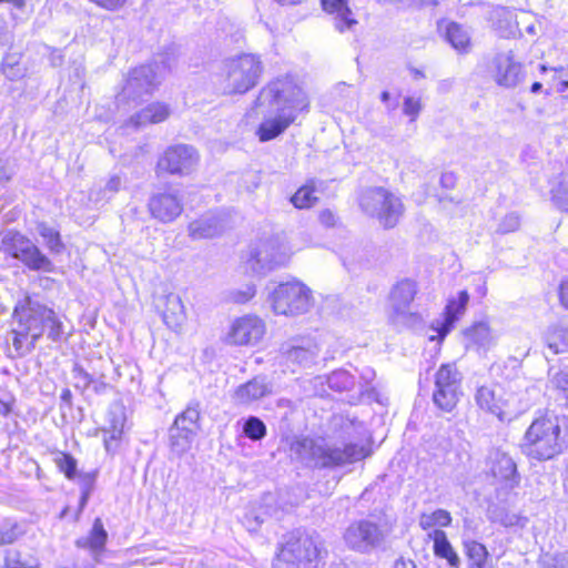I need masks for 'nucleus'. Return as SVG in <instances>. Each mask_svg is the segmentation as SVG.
Wrapping results in <instances>:
<instances>
[{"instance_id":"obj_1","label":"nucleus","mask_w":568,"mask_h":568,"mask_svg":"<svg viewBox=\"0 0 568 568\" xmlns=\"http://www.w3.org/2000/svg\"><path fill=\"white\" fill-rule=\"evenodd\" d=\"M310 98L304 89L290 77L278 78L267 83L256 99L258 108L276 109L277 114L264 119L257 130L261 141H270L291 124L295 123L300 114L310 111Z\"/></svg>"},{"instance_id":"obj_2","label":"nucleus","mask_w":568,"mask_h":568,"mask_svg":"<svg viewBox=\"0 0 568 568\" xmlns=\"http://www.w3.org/2000/svg\"><path fill=\"white\" fill-rule=\"evenodd\" d=\"M292 455L310 467L334 468L353 464L372 454L369 444L329 445L323 438L303 437L291 445Z\"/></svg>"},{"instance_id":"obj_3","label":"nucleus","mask_w":568,"mask_h":568,"mask_svg":"<svg viewBox=\"0 0 568 568\" xmlns=\"http://www.w3.org/2000/svg\"><path fill=\"white\" fill-rule=\"evenodd\" d=\"M564 424L565 418L550 410L535 418L524 436V453L538 460L550 459L561 454L567 448Z\"/></svg>"},{"instance_id":"obj_4","label":"nucleus","mask_w":568,"mask_h":568,"mask_svg":"<svg viewBox=\"0 0 568 568\" xmlns=\"http://www.w3.org/2000/svg\"><path fill=\"white\" fill-rule=\"evenodd\" d=\"M52 317V310L31 298H26L14 307L13 318L17 326L11 331L12 345L19 354L29 353L42 336L45 318Z\"/></svg>"},{"instance_id":"obj_5","label":"nucleus","mask_w":568,"mask_h":568,"mask_svg":"<svg viewBox=\"0 0 568 568\" xmlns=\"http://www.w3.org/2000/svg\"><path fill=\"white\" fill-rule=\"evenodd\" d=\"M264 71L261 57L242 53L226 59L223 63L224 91L243 94L257 85Z\"/></svg>"},{"instance_id":"obj_6","label":"nucleus","mask_w":568,"mask_h":568,"mask_svg":"<svg viewBox=\"0 0 568 568\" xmlns=\"http://www.w3.org/2000/svg\"><path fill=\"white\" fill-rule=\"evenodd\" d=\"M358 204L363 213L375 217L385 229L394 227L404 214L402 200L383 186H371L363 190Z\"/></svg>"},{"instance_id":"obj_7","label":"nucleus","mask_w":568,"mask_h":568,"mask_svg":"<svg viewBox=\"0 0 568 568\" xmlns=\"http://www.w3.org/2000/svg\"><path fill=\"white\" fill-rule=\"evenodd\" d=\"M267 301L277 315L297 316L310 311L313 304L312 291L300 281H291L276 285L267 296Z\"/></svg>"},{"instance_id":"obj_8","label":"nucleus","mask_w":568,"mask_h":568,"mask_svg":"<svg viewBox=\"0 0 568 568\" xmlns=\"http://www.w3.org/2000/svg\"><path fill=\"white\" fill-rule=\"evenodd\" d=\"M320 558L321 549L313 537L291 536L277 554L273 568H316Z\"/></svg>"},{"instance_id":"obj_9","label":"nucleus","mask_w":568,"mask_h":568,"mask_svg":"<svg viewBox=\"0 0 568 568\" xmlns=\"http://www.w3.org/2000/svg\"><path fill=\"white\" fill-rule=\"evenodd\" d=\"M417 294L414 281L402 280L390 290L388 295V320L398 327H414L422 323L418 312L412 311V304Z\"/></svg>"},{"instance_id":"obj_10","label":"nucleus","mask_w":568,"mask_h":568,"mask_svg":"<svg viewBox=\"0 0 568 568\" xmlns=\"http://www.w3.org/2000/svg\"><path fill=\"white\" fill-rule=\"evenodd\" d=\"M475 402L481 410L490 413L501 420L510 419L528 407L527 404L521 403L518 395L508 393L498 385L478 387Z\"/></svg>"},{"instance_id":"obj_11","label":"nucleus","mask_w":568,"mask_h":568,"mask_svg":"<svg viewBox=\"0 0 568 568\" xmlns=\"http://www.w3.org/2000/svg\"><path fill=\"white\" fill-rule=\"evenodd\" d=\"M1 250L11 257L19 260L33 271L52 272V262L27 236L9 231L1 241Z\"/></svg>"},{"instance_id":"obj_12","label":"nucleus","mask_w":568,"mask_h":568,"mask_svg":"<svg viewBox=\"0 0 568 568\" xmlns=\"http://www.w3.org/2000/svg\"><path fill=\"white\" fill-rule=\"evenodd\" d=\"M388 536V530L378 524L362 519L348 526L344 534L347 546L361 554H369L382 547Z\"/></svg>"},{"instance_id":"obj_13","label":"nucleus","mask_w":568,"mask_h":568,"mask_svg":"<svg viewBox=\"0 0 568 568\" xmlns=\"http://www.w3.org/2000/svg\"><path fill=\"white\" fill-rule=\"evenodd\" d=\"M462 374L455 364H443L435 376L434 404L444 412H452L460 396Z\"/></svg>"},{"instance_id":"obj_14","label":"nucleus","mask_w":568,"mask_h":568,"mask_svg":"<svg viewBox=\"0 0 568 568\" xmlns=\"http://www.w3.org/2000/svg\"><path fill=\"white\" fill-rule=\"evenodd\" d=\"M291 257L287 247L274 240L260 243L250 251L246 260L247 268L256 274H266L284 266Z\"/></svg>"},{"instance_id":"obj_15","label":"nucleus","mask_w":568,"mask_h":568,"mask_svg":"<svg viewBox=\"0 0 568 568\" xmlns=\"http://www.w3.org/2000/svg\"><path fill=\"white\" fill-rule=\"evenodd\" d=\"M161 70L158 65L145 64L133 69L120 93V99H136L150 93L159 83Z\"/></svg>"},{"instance_id":"obj_16","label":"nucleus","mask_w":568,"mask_h":568,"mask_svg":"<svg viewBox=\"0 0 568 568\" xmlns=\"http://www.w3.org/2000/svg\"><path fill=\"white\" fill-rule=\"evenodd\" d=\"M265 331L262 318L256 315H244L231 324L226 339L233 345L254 346L263 338Z\"/></svg>"},{"instance_id":"obj_17","label":"nucleus","mask_w":568,"mask_h":568,"mask_svg":"<svg viewBox=\"0 0 568 568\" xmlns=\"http://www.w3.org/2000/svg\"><path fill=\"white\" fill-rule=\"evenodd\" d=\"M199 162L196 150L190 145L179 144L169 148L158 162L160 171L171 174H189Z\"/></svg>"},{"instance_id":"obj_18","label":"nucleus","mask_w":568,"mask_h":568,"mask_svg":"<svg viewBox=\"0 0 568 568\" xmlns=\"http://www.w3.org/2000/svg\"><path fill=\"white\" fill-rule=\"evenodd\" d=\"M493 78L504 88H516L525 79L524 67L515 59L513 51L498 53L493 61Z\"/></svg>"},{"instance_id":"obj_19","label":"nucleus","mask_w":568,"mask_h":568,"mask_svg":"<svg viewBox=\"0 0 568 568\" xmlns=\"http://www.w3.org/2000/svg\"><path fill=\"white\" fill-rule=\"evenodd\" d=\"M488 471L509 487L518 484L517 466L514 458L503 447H493L486 459Z\"/></svg>"},{"instance_id":"obj_20","label":"nucleus","mask_w":568,"mask_h":568,"mask_svg":"<svg viewBox=\"0 0 568 568\" xmlns=\"http://www.w3.org/2000/svg\"><path fill=\"white\" fill-rule=\"evenodd\" d=\"M468 302L469 294L467 291H460L457 298L449 300L445 307L444 320L432 324L430 328L435 334L429 335V341H443L454 323L465 313Z\"/></svg>"},{"instance_id":"obj_21","label":"nucleus","mask_w":568,"mask_h":568,"mask_svg":"<svg viewBox=\"0 0 568 568\" xmlns=\"http://www.w3.org/2000/svg\"><path fill=\"white\" fill-rule=\"evenodd\" d=\"M281 352L287 363L300 367L311 366L318 355L317 345L307 338L292 339L282 345Z\"/></svg>"},{"instance_id":"obj_22","label":"nucleus","mask_w":568,"mask_h":568,"mask_svg":"<svg viewBox=\"0 0 568 568\" xmlns=\"http://www.w3.org/2000/svg\"><path fill=\"white\" fill-rule=\"evenodd\" d=\"M149 210L154 219L170 223L181 215L183 205L175 194L164 192L150 199Z\"/></svg>"},{"instance_id":"obj_23","label":"nucleus","mask_w":568,"mask_h":568,"mask_svg":"<svg viewBox=\"0 0 568 568\" xmlns=\"http://www.w3.org/2000/svg\"><path fill=\"white\" fill-rule=\"evenodd\" d=\"M170 112L171 111L166 104L154 102L132 115L126 122V125L140 129L148 124L160 123L169 118Z\"/></svg>"},{"instance_id":"obj_24","label":"nucleus","mask_w":568,"mask_h":568,"mask_svg":"<svg viewBox=\"0 0 568 568\" xmlns=\"http://www.w3.org/2000/svg\"><path fill=\"white\" fill-rule=\"evenodd\" d=\"M271 392L272 388L264 378L255 377L235 389L234 399L237 404L248 405L271 394Z\"/></svg>"},{"instance_id":"obj_25","label":"nucleus","mask_w":568,"mask_h":568,"mask_svg":"<svg viewBox=\"0 0 568 568\" xmlns=\"http://www.w3.org/2000/svg\"><path fill=\"white\" fill-rule=\"evenodd\" d=\"M164 323L174 332H181L186 322V312L181 297L178 294H169L165 297L163 310Z\"/></svg>"},{"instance_id":"obj_26","label":"nucleus","mask_w":568,"mask_h":568,"mask_svg":"<svg viewBox=\"0 0 568 568\" xmlns=\"http://www.w3.org/2000/svg\"><path fill=\"white\" fill-rule=\"evenodd\" d=\"M322 6L326 12L335 14V28L339 32L357 24V20L353 18L352 10L345 0H322Z\"/></svg>"},{"instance_id":"obj_27","label":"nucleus","mask_w":568,"mask_h":568,"mask_svg":"<svg viewBox=\"0 0 568 568\" xmlns=\"http://www.w3.org/2000/svg\"><path fill=\"white\" fill-rule=\"evenodd\" d=\"M464 336L467 341V347L475 346L484 349L493 346L497 339L496 334L486 322H478L466 328Z\"/></svg>"},{"instance_id":"obj_28","label":"nucleus","mask_w":568,"mask_h":568,"mask_svg":"<svg viewBox=\"0 0 568 568\" xmlns=\"http://www.w3.org/2000/svg\"><path fill=\"white\" fill-rule=\"evenodd\" d=\"M110 425L104 429V446L108 452L114 450L122 438L125 416L122 409L116 408L109 413Z\"/></svg>"},{"instance_id":"obj_29","label":"nucleus","mask_w":568,"mask_h":568,"mask_svg":"<svg viewBox=\"0 0 568 568\" xmlns=\"http://www.w3.org/2000/svg\"><path fill=\"white\" fill-rule=\"evenodd\" d=\"M428 537L434 541V554L439 558L446 559L450 567L458 568L460 559L448 541L446 532L440 529H433Z\"/></svg>"},{"instance_id":"obj_30","label":"nucleus","mask_w":568,"mask_h":568,"mask_svg":"<svg viewBox=\"0 0 568 568\" xmlns=\"http://www.w3.org/2000/svg\"><path fill=\"white\" fill-rule=\"evenodd\" d=\"M222 232L219 220L215 216H203L189 224V235L193 240L211 239Z\"/></svg>"},{"instance_id":"obj_31","label":"nucleus","mask_w":568,"mask_h":568,"mask_svg":"<svg viewBox=\"0 0 568 568\" xmlns=\"http://www.w3.org/2000/svg\"><path fill=\"white\" fill-rule=\"evenodd\" d=\"M108 532L105 531L102 520L95 518L89 536L80 538L75 541L79 548L90 549L94 555L100 554L105 546Z\"/></svg>"},{"instance_id":"obj_32","label":"nucleus","mask_w":568,"mask_h":568,"mask_svg":"<svg viewBox=\"0 0 568 568\" xmlns=\"http://www.w3.org/2000/svg\"><path fill=\"white\" fill-rule=\"evenodd\" d=\"M194 429L187 425L181 427L172 426L170 429L171 448L174 453L181 455L191 447Z\"/></svg>"},{"instance_id":"obj_33","label":"nucleus","mask_w":568,"mask_h":568,"mask_svg":"<svg viewBox=\"0 0 568 568\" xmlns=\"http://www.w3.org/2000/svg\"><path fill=\"white\" fill-rule=\"evenodd\" d=\"M268 503L260 505L258 507H252L244 516L243 524L250 531H255L258 527L275 513Z\"/></svg>"},{"instance_id":"obj_34","label":"nucleus","mask_w":568,"mask_h":568,"mask_svg":"<svg viewBox=\"0 0 568 568\" xmlns=\"http://www.w3.org/2000/svg\"><path fill=\"white\" fill-rule=\"evenodd\" d=\"M464 546L468 560V568H487L489 554L483 544L469 540L465 541Z\"/></svg>"},{"instance_id":"obj_35","label":"nucleus","mask_w":568,"mask_h":568,"mask_svg":"<svg viewBox=\"0 0 568 568\" xmlns=\"http://www.w3.org/2000/svg\"><path fill=\"white\" fill-rule=\"evenodd\" d=\"M446 39L459 52H468L470 38L468 32L458 23L450 22L446 28Z\"/></svg>"},{"instance_id":"obj_36","label":"nucleus","mask_w":568,"mask_h":568,"mask_svg":"<svg viewBox=\"0 0 568 568\" xmlns=\"http://www.w3.org/2000/svg\"><path fill=\"white\" fill-rule=\"evenodd\" d=\"M317 200L314 181L301 186L291 197L292 204L300 210L314 206Z\"/></svg>"},{"instance_id":"obj_37","label":"nucleus","mask_w":568,"mask_h":568,"mask_svg":"<svg viewBox=\"0 0 568 568\" xmlns=\"http://www.w3.org/2000/svg\"><path fill=\"white\" fill-rule=\"evenodd\" d=\"M452 524V516L445 509H437L432 513H424L419 517V526L424 530L435 527H447Z\"/></svg>"},{"instance_id":"obj_38","label":"nucleus","mask_w":568,"mask_h":568,"mask_svg":"<svg viewBox=\"0 0 568 568\" xmlns=\"http://www.w3.org/2000/svg\"><path fill=\"white\" fill-rule=\"evenodd\" d=\"M38 233L44 240V244L52 253L59 254L63 251L64 244L61 241L60 233L45 223H40L37 226Z\"/></svg>"},{"instance_id":"obj_39","label":"nucleus","mask_w":568,"mask_h":568,"mask_svg":"<svg viewBox=\"0 0 568 568\" xmlns=\"http://www.w3.org/2000/svg\"><path fill=\"white\" fill-rule=\"evenodd\" d=\"M546 341L547 347L552 354L568 352V327L554 328Z\"/></svg>"},{"instance_id":"obj_40","label":"nucleus","mask_w":568,"mask_h":568,"mask_svg":"<svg viewBox=\"0 0 568 568\" xmlns=\"http://www.w3.org/2000/svg\"><path fill=\"white\" fill-rule=\"evenodd\" d=\"M552 199L561 211L568 213V170L559 175L558 182L552 189Z\"/></svg>"},{"instance_id":"obj_41","label":"nucleus","mask_w":568,"mask_h":568,"mask_svg":"<svg viewBox=\"0 0 568 568\" xmlns=\"http://www.w3.org/2000/svg\"><path fill=\"white\" fill-rule=\"evenodd\" d=\"M329 388L342 392L351 389L354 385V377L346 371H335L327 376Z\"/></svg>"},{"instance_id":"obj_42","label":"nucleus","mask_w":568,"mask_h":568,"mask_svg":"<svg viewBox=\"0 0 568 568\" xmlns=\"http://www.w3.org/2000/svg\"><path fill=\"white\" fill-rule=\"evenodd\" d=\"M21 534L17 521L4 519L0 526V546L13 544Z\"/></svg>"},{"instance_id":"obj_43","label":"nucleus","mask_w":568,"mask_h":568,"mask_svg":"<svg viewBox=\"0 0 568 568\" xmlns=\"http://www.w3.org/2000/svg\"><path fill=\"white\" fill-rule=\"evenodd\" d=\"M243 433L252 440H261L266 435V426L260 418L251 416L244 423Z\"/></svg>"},{"instance_id":"obj_44","label":"nucleus","mask_w":568,"mask_h":568,"mask_svg":"<svg viewBox=\"0 0 568 568\" xmlns=\"http://www.w3.org/2000/svg\"><path fill=\"white\" fill-rule=\"evenodd\" d=\"M549 385L551 388L560 390L568 397V367L549 369Z\"/></svg>"},{"instance_id":"obj_45","label":"nucleus","mask_w":568,"mask_h":568,"mask_svg":"<svg viewBox=\"0 0 568 568\" xmlns=\"http://www.w3.org/2000/svg\"><path fill=\"white\" fill-rule=\"evenodd\" d=\"M552 84L558 93H564L568 90V65L552 69ZM568 100V94L565 97Z\"/></svg>"},{"instance_id":"obj_46","label":"nucleus","mask_w":568,"mask_h":568,"mask_svg":"<svg viewBox=\"0 0 568 568\" xmlns=\"http://www.w3.org/2000/svg\"><path fill=\"white\" fill-rule=\"evenodd\" d=\"M199 418H200V412H199L197 407L190 406L175 418L174 425L176 427L187 425L189 427L194 429Z\"/></svg>"},{"instance_id":"obj_47","label":"nucleus","mask_w":568,"mask_h":568,"mask_svg":"<svg viewBox=\"0 0 568 568\" xmlns=\"http://www.w3.org/2000/svg\"><path fill=\"white\" fill-rule=\"evenodd\" d=\"M57 466L68 478H73L77 470L75 459L68 454H60L54 459Z\"/></svg>"},{"instance_id":"obj_48","label":"nucleus","mask_w":568,"mask_h":568,"mask_svg":"<svg viewBox=\"0 0 568 568\" xmlns=\"http://www.w3.org/2000/svg\"><path fill=\"white\" fill-rule=\"evenodd\" d=\"M72 382L75 388L84 390L89 387L92 379L90 375L80 366L74 365L72 369Z\"/></svg>"},{"instance_id":"obj_49","label":"nucleus","mask_w":568,"mask_h":568,"mask_svg":"<svg viewBox=\"0 0 568 568\" xmlns=\"http://www.w3.org/2000/svg\"><path fill=\"white\" fill-rule=\"evenodd\" d=\"M520 225V217L516 213L506 214L498 225V232L509 233L518 230Z\"/></svg>"},{"instance_id":"obj_50","label":"nucleus","mask_w":568,"mask_h":568,"mask_svg":"<svg viewBox=\"0 0 568 568\" xmlns=\"http://www.w3.org/2000/svg\"><path fill=\"white\" fill-rule=\"evenodd\" d=\"M45 326L49 328L48 337L52 341L60 339L62 335V323L52 311V317L45 318Z\"/></svg>"},{"instance_id":"obj_51","label":"nucleus","mask_w":568,"mask_h":568,"mask_svg":"<svg viewBox=\"0 0 568 568\" xmlns=\"http://www.w3.org/2000/svg\"><path fill=\"white\" fill-rule=\"evenodd\" d=\"M420 110H422L420 99H416L413 97L405 98L403 111L406 115L412 118V121H414L418 116Z\"/></svg>"},{"instance_id":"obj_52","label":"nucleus","mask_w":568,"mask_h":568,"mask_svg":"<svg viewBox=\"0 0 568 568\" xmlns=\"http://www.w3.org/2000/svg\"><path fill=\"white\" fill-rule=\"evenodd\" d=\"M320 222L327 227H333L337 224L338 217L329 209L322 210L318 215Z\"/></svg>"},{"instance_id":"obj_53","label":"nucleus","mask_w":568,"mask_h":568,"mask_svg":"<svg viewBox=\"0 0 568 568\" xmlns=\"http://www.w3.org/2000/svg\"><path fill=\"white\" fill-rule=\"evenodd\" d=\"M2 71L3 74L12 81L22 77V70L17 68L14 63H10L8 60L2 63Z\"/></svg>"},{"instance_id":"obj_54","label":"nucleus","mask_w":568,"mask_h":568,"mask_svg":"<svg viewBox=\"0 0 568 568\" xmlns=\"http://www.w3.org/2000/svg\"><path fill=\"white\" fill-rule=\"evenodd\" d=\"M254 285H247L243 291H237L233 294V300L236 303H245L255 295Z\"/></svg>"},{"instance_id":"obj_55","label":"nucleus","mask_w":568,"mask_h":568,"mask_svg":"<svg viewBox=\"0 0 568 568\" xmlns=\"http://www.w3.org/2000/svg\"><path fill=\"white\" fill-rule=\"evenodd\" d=\"M560 303L568 310V280L562 281L559 287Z\"/></svg>"},{"instance_id":"obj_56","label":"nucleus","mask_w":568,"mask_h":568,"mask_svg":"<svg viewBox=\"0 0 568 568\" xmlns=\"http://www.w3.org/2000/svg\"><path fill=\"white\" fill-rule=\"evenodd\" d=\"M6 567L7 568H37L36 566L27 565L26 562L12 559L10 557H8L6 559Z\"/></svg>"},{"instance_id":"obj_57","label":"nucleus","mask_w":568,"mask_h":568,"mask_svg":"<svg viewBox=\"0 0 568 568\" xmlns=\"http://www.w3.org/2000/svg\"><path fill=\"white\" fill-rule=\"evenodd\" d=\"M120 186H121V179L119 176H112L108 181V183L105 185V190L114 193L120 189Z\"/></svg>"},{"instance_id":"obj_58","label":"nucleus","mask_w":568,"mask_h":568,"mask_svg":"<svg viewBox=\"0 0 568 568\" xmlns=\"http://www.w3.org/2000/svg\"><path fill=\"white\" fill-rule=\"evenodd\" d=\"M496 14L499 16V17H504L505 18V20L508 22V28H509V32L508 33L509 34L513 33L514 31H513V28L510 26V20L513 18L511 12L506 10V9H504V8H501V9L496 10Z\"/></svg>"},{"instance_id":"obj_59","label":"nucleus","mask_w":568,"mask_h":568,"mask_svg":"<svg viewBox=\"0 0 568 568\" xmlns=\"http://www.w3.org/2000/svg\"><path fill=\"white\" fill-rule=\"evenodd\" d=\"M11 410L10 404L0 398V415L7 416Z\"/></svg>"},{"instance_id":"obj_60","label":"nucleus","mask_w":568,"mask_h":568,"mask_svg":"<svg viewBox=\"0 0 568 568\" xmlns=\"http://www.w3.org/2000/svg\"><path fill=\"white\" fill-rule=\"evenodd\" d=\"M393 568H415L412 561L397 560Z\"/></svg>"},{"instance_id":"obj_61","label":"nucleus","mask_w":568,"mask_h":568,"mask_svg":"<svg viewBox=\"0 0 568 568\" xmlns=\"http://www.w3.org/2000/svg\"><path fill=\"white\" fill-rule=\"evenodd\" d=\"M519 521V518L515 515L507 517L505 520H503V524L505 526H514Z\"/></svg>"},{"instance_id":"obj_62","label":"nucleus","mask_w":568,"mask_h":568,"mask_svg":"<svg viewBox=\"0 0 568 568\" xmlns=\"http://www.w3.org/2000/svg\"><path fill=\"white\" fill-rule=\"evenodd\" d=\"M88 498H89V494L87 491L83 493L81 496V499H80V511L85 507V505L88 503Z\"/></svg>"},{"instance_id":"obj_63","label":"nucleus","mask_w":568,"mask_h":568,"mask_svg":"<svg viewBox=\"0 0 568 568\" xmlns=\"http://www.w3.org/2000/svg\"><path fill=\"white\" fill-rule=\"evenodd\" d=\"M281 4L295 6L301 3L303 0H276Z\"/></svg>"},{"instance_id":"obj_64","label":"nucleus","mask_w":568,"mask_h":568,"mask_svg":"<svg viewBox=\"0 0 568 568\" xmlns=\"http://www.w3.org/2000/svg\"><path fill=\"white\" fill-rule=\"evenodd\" d=\"M541 87H542V85H541V83H539V82H535V83L531 85V92H532V93H537V92H539V90L541 89Z\"/></svg>"}]
</instances>
